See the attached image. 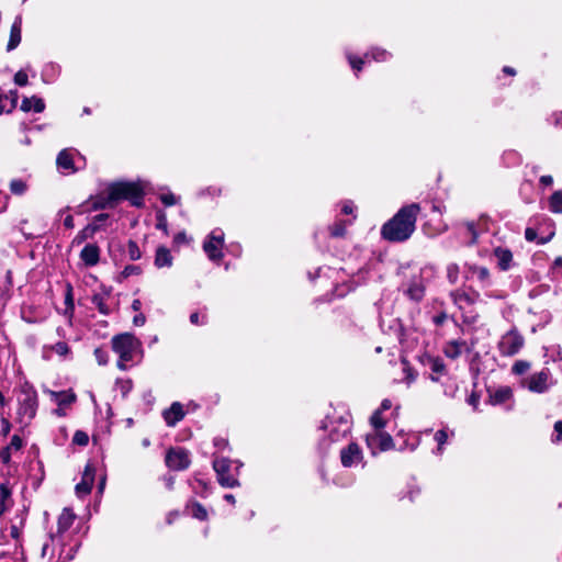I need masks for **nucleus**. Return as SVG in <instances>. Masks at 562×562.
<instances>
[{
    "mask_svg": "<svg viewBox=\"0 0 562 562\" xmlns=\"http://www.w3.org/2000/svg\"><path fill=\"white\" fill-rule=\"evenodd\" d=\"M419 212L420 206L417 203H412L400 209V211L382 226V237L393 243H401L408 239L416 228V220Z\"/></svg>",
    "mask_w": 562,
    "mask_h": 562,
    "instance_id": "1",
    "label": "nucleus"
},
{
    "mask_svg": "<svg viewBox=\"0 0 562 562\" xmlns=\"http://www.w3.org/2000/svg\"><path fill=\"white\" fill-rule=\"evenodd\" d=\"M143 190L133 182H117L111 184L105 191L92 199V210H104L114 207L120 201L128 200L132 205H143Z\"/></svg>",
    "mask_w": 562,
    "mask_h": 562,
    "instance_id": "2",
    "label": "nucleus"
},
{
    "mask_svg": "<svg viewBox=\"0 0 562 562\" xmlns=\"http://www.w3.org/2000/svg\"><path fill=\"white\" fill-rule=\"evenodd\" d=\"M321 429L328 431V438L321 441V448L327 450L333 442L346 438L351 429V416L349 412L334 409L322 422Z\"/></svg>",
    "mask_w": 562,
    "mask_h": 562,
    "instance_id": "3",
    "label": "nucleus"
},
{
    "mask_svg": "<svg viewBox=\"0 0 562 562\" xmlns=\"http://www.w3.org/2000/svg\"><path fill=\"white\" fill-rule=\"evenodd\" d=\"M111 342L113 351L119 356L117 367L121 370H126L128 363L142 353V342L130 333L114 336Z\"/></svg>",
    "mask_w": 562,
    "mask_h": 562,
    "instance_id": "4",
    "label": "nucleus"
},
{
    "mask_svg": "<svg viewBox=\"0 0 562 562\" xmlns=\"http://www.w3.org/2000/svg\"><path fill=\"white\" fill-rule=\"evenodd\" d=\"M232 464L233 461L227 458H216L213 461V469L216 473L217 481L223 487L233 488L240 485L238 475L243 463L236 461L237 465L234 471H232Z\"/></svg>",
    "mask_w": 562,
    "mask_h": 562,
    "instance_id": "5",
    "label": "nucleus"
},
{
    "mask_svg": "<svg viewBox=\"0 0 562 562\" xmlns=\"http://www.w3.org/2000/svg\"><path fill=\"white\" fill-rule=\"evenodd\" d=\"M525 346V338L516 327L505 333L497 342V349L502 357H513Z\"/></svg>",
    "mask_w": 562,
    "mask_h": 562,
    "instance_id": "6",
    "label": "nucleus"
},
{
    "mask_svg": "<svg viewBox=\"0 0 562 562\" xmlns=\"http://www.w3.org/2000/svg\"><path fill=\"white\" fill-rule=\"evenodd\" d=\"M555 383L557 381L553 379L549 368H542L540 371L533 372L524 381V385L530 392L538 394L546 393Z\"/></svg>",
    "mask_w": 562,
    "mask_h": 562,
    "instance_id": "7",
    "label": "nucleus"
},
{
    "mask_svg": "<svg viewBox=\"0 0 562 562\" xmlns=\"http://www.w3.org/2000/svg\"><path fill=\"white\" fill-rule=\"evenodd\" d=\"M224 233L216 228L212 231L203 243V250L212 261H220L223 258Z\"/></svg>",
    "mask_w": 562,
    "mask_h": 562,
    "instance_id": "8",
    "label": "nucleus"
},
{
    "mask_svg": "<svg viewBox=\"0 0 562 562\" xmlns=\"http://www.w3.org/2000/svg\"><path fill=\"white\" fill-rule=\"evenodd\" d=\"M165 461L167 467L173 471L186 470L191 463L189 451L180 447L169 449Z\"/></svg>",
    "mask_w": 562,
    "mask_h": 562,
    "instance_id": "9",
    "label": "nucleus"
},
{
    "mask_svg": "<svg viewBox=\"0 0 562 562\" xmlns=\"http://www.w3.org/2000/svg\"><path fill=\"white\" fill-rule=\"evenodd\" d=\"M366 442L372 454L385 451L393 447L392 437L383 430H373L366 436Z\"/></svg>",
    "mask_w": 562,
    "mask_h": 562,
    "instance_id": "10",
    "label": "nucleus"
},
{
    "mask_svg": "<svg viewBox=\"0 0 562 562\" xmlns=\"http://www.w3.org/2000/svg\"><path fill=\"white\" fill-rule=\"evenodd\" d=\"M75 155L85 160V158L76 149L65 148L59 151L56 158V165L61 173L70 175L78 171L79 167H76L75 165Z\"/></svg>",
    "mask_w": 562,
    "mask_h": 562,
    "instance_id": "11",
    "label": "nucleus"
},
{
    "mask_svg": "<svg viewBox=\"0 0 562 562\" xmlns=\"http://www.w3.org/2000/svg\"><path fill=\"white\" fill-rule=\"evenodd\" d=\"M450 297L453 304L462 311L465 307L475 304L480 299V293L477 291L457 289L450 292Z\"/></svg>",
    "mask_w": 562,
    "mask_h": 562,
    "instance_id": "12",
    "label": "nucleus"
},
{
    "mask_svg": "<svg viewBox=\"0 0 562 562\" xmlns=\"http://www.w3.org/2000/svg\"><path fill=\"white\" fill-rule=\"evenodd\" d=\"M389 57H390V53L386 52L385 49L373 48L372 50L367 53L363 58H358V57H353L351 55H348V60H349V64L352 67V69H355L356 71H360L361 68H362V65L367 60H371L372 59V60H375V61H384Z\"/></svg>",
    "mask_w": 562,
    "mask_h": 562,
    "instance_id": "13",
    "label": "nucleus"
},
{
    "mask_svg": "<svg viewBox=\"0 0 562 562\" xmlns=\"http://www.w3.org/2000/svg\"><path fill=\"white\" fill-rule=\"evenodd\" d=\"M341 464L345 468H350L362 460V451L356 442L349 443L340 451Z\"/></svg>",
    "mask_w": 562,
    "mask_h": 562,
    "instance_id": "14",
    "label": "nucleus"
},
{
    "mask_svg": "<svg viewBox=\"0 0 562 562\" xmlns=\"http://www.w3.org/2000/svg\"><path fill=\"white\" fill-rule=\"evenodd\" d=\"M465 279H476L482 288H487L492 284L490 270L486 267H481L476 265L467 266Z\"/></svg>",
    "mask_w": 562,
    "mask_h": 562,
    "instance_id": "15",
    "label": "nucleus"
},
{
    "mask_svg": "<svg viewBox=\"0 0 562 562\" xmlns=\"http://www.w3.org/2000/svg\"><path fill=\"white\" fill-rule=\"evenodd\" d=\"M95 470L91 464H87L81 481L76 485L77 496L83 497L90 494L94 481Z\"/></svg>",
    "mask_w": 562,
    "mask_h": 562,
    "instance_id": "16",
    "label": "nucleus"
},
{
    "mask_svg": "<svg viewBox=\"0 0 562 562\" xmlns=\"http://www.w3.org/2000/svg\"><path fill=\"white\" fill-rule=\"evenodd\" d=\"M37 396L35 392H26L25 397L20 403L19 415L32 419L36 414Z\"/></svg>",
    "mask_w": 562,
    "mask_h": 562,
    "instance_id": "17",
    "label": "nucleus"
},
{
    "mask_svg": "<svg viewBox=\"0 0 562 562\" xmlns=\"http://www.w3.org/2000/svg\"><path fill=\"white\" fill-rule=\"evenodd\" d=\"M184 415L183 406L179 402H173L171 406L162 413V417L169 427L176 426L178 422L183 419Z\"/></svg>",
    "mask_w": 562,
    "mask_h": 562,
    "instance_id": "18",
    "label": "nucleus"
},
{
    "mask_svg": "<svg viewBox=\"0 0 562 562\" xmlns=\"http://www.w3.org/2000/svg\"><path fill=\"white\" fill-rule=\"evenodd\" d=\"M75 518H76V516L74 515V513L70 509L65 508L58 517L57 533L52 535L50 539L53 541L58 540L61 537V535L64 532H66L71 527V525L75 521Z\"/></svg>",
    "mask_w": 562,
    "mask_h": 562,
    "instance_id": "19",
    "label": "nucleus"
},
{
    "mask_svg": "<svg viewBox=\"0 0 562 562\" xmlns=\"http://www.w3.org/2000/svg\"><path fill=\"white\" fill-rule=\"evenodd\" d=\"M80 259L87 267L98 265L100 260V248L95 244H87L80 252Z\"/></svg>",
    "mask_w": 562,
    "mask_h": 562,
    "instance_id": "20",
    "label": "nucleus"
},
{
    "mask_svg": "<svg viewBox=\"0 0 562 562\" xmlns=\"http://www.w3.org/2000/svg\"><path fill=\"white\" fill-rule=\"evenodd\" d=\"M53 352L63 358H66L70 353V348L65 341H58L54 345L44 346L42 350L43 359L50 360Z\"/></svg>",
    "mask_w": 562,
    "mask_h": 562,
    "instance_id": "21",
    "label": "nucleus"
},
{
    "mask_svg": "<svg viewBox=\"0 0 562 562\" xmlns=\"http://www.w3.org/2000/svg\"><path fill=\"white\" fill-rule=\"evenodd\" d=\"M109 299L110 291L104 289L100 293H94L91 297V302L101 314L109 315L111 313V306L108 303Z\"/></svg>",
    "mask_w": 562,
    "mask_h": 562,
    "instance_id": "22",
    "label": "nucleus"
},
{
    "mask_svg": "<svg viewBox=\"0 0 562 562\" xmlns=\"http://www.w3.org/2000/svg\"><path fill=\"white\" fill-rule=\"evenodd\" d=\"M494 256L501 270L506 271L510 268L513 254L509 249L497 247L494 249Z\"/></svg>",
    "mask_w": 562,
    "mask_h": 562,
    "instance_id": "23",
    "label": "nucleus"
},
{
    "mask_svg": "<svg viewBox=\"0 0 562 562\" xmlns=\"http://www.w3.org/2000/svg\"><path fill=\"white\" fill-rule=\"evenodd\" d=\"M464 340H450L446 342L443 347V353L450 359H457L462 353V349L465 347Z\"/></svg>",
    "mask_w": 562,
    "mask_h": 562,
    "instance_id": "24",
    "label": "nucleus"
},
{
    "mask_svg": "<svg viewBox=\"0 0 562 562\" xmlns=\"http://www.w3.org/2000/svg\"><path fill=\"white\" fill-rule=\"evenodd\" d=\"M21 24L22 20L20 16H18L11 26L10 40L7 46L9 52L16 48L21 42Z\"/></svg>",
    "mask_w": 562,
    "mask_h": 562,
    "instance_id": "25",
    "label": "nucleus"
},
{
    "mask_svg": "<svg viewBox=\"0 0 562 562\" xmlns=\"http://www.w3.org/2000/svg\"><path fill=\"white\" fill-rule=\"evenodd\" d=\"M172 265V256L168 248L160 246L156 250L155 255V266L157 268L171 267Z\"/></svg>",
    "mask_w": 562,
    "mask_h": 562,
    "instance_id": "26",
    "label": "nucleus"
},
{
    "mask_svg": "<svg viewBox=\"0 0 562 562\" xmlns=\"http://www.w3.org/2000/svg\"><path fill=\"white\" fill-rule=\"evenodd\" d=\"M45 109V103L41 98L37 97H31V98H24L21 103V110L24 112H29L33 110L36 113L43 112Z\"/></svg>",
    "mask_w": 562,
    "mask_h": 562,
    "instance_id": "27",
    "label": "nucleus"
},
{
    "mask_svg": "<svg viewBox=\"0 0 562 562\" xmlns=\"http://www.w3.org/2000/svg\"><path fill=\"white\" fill-rule=\"evenodd\" d=\"M512 396V389L508 386H503L490 394V401L493 405H498L507 402Z\"/></svg>",
    "mask_w": 562,
    "mask_h": 562,
    "instance_id": "28",
    "label": "nucleus"
},
{
    "mask_svg": "<svg viewBox=\"0 0 562 562\" xmlns=\"http://www.w3.org/2000/svg\"><path fill=\"white\" fill-rule=\"evenodd\" d=\"M100 229V226L95 223L87 225L81 229L72 240V244H81L88 238H92L93 235Z\"/></svg>",
    "mask_w": 562,
    "mask_h": 562,
    "instance_id": "29",
    "label": "nucleus"
},
{
    "mask_svg": "<svg viewBox=\"0 0 562 562\" xmlns=\"http://www.w3.org/2000/svg\"><path fill=\"white\" fill-rule=\"evenodd\" d=\"M406 294L409 296V299H412L413 301L415 302H419L423 300L424 295H425V289H424V285L420 283V282H412L407 290H406Z\"/></svg>",
    "mask_w": 562,
    "mask_h": 562,
    "instance_id": "30",
    "label": "nucleus"
},
{
    "mask_svg": "<svg viewBox=\"0 0 562 562\" xmlns=\"http://www.w3.org/2000/svg\"><path fill=\"white\" fill-rule=\"evenodd\" d=\"M549 210L552 213H562V190L554 191L549 198Z\"/></svg>",
    "mask_w": 562,
    "mask_h": 562,
    "instance_id": "31",
    "label": "nucleus"
},
{
    "mask_svg": "<svg viewBox=\"0 0 562 562\" xmlns=\"http://www.w3.org/2000/svg\"><path fill=\"white\" fill-rule=\"evenodd\" d=\"M126 251L128 258L133 261L138 260L142 257V251L137 243L132 239L127 241Z\"/></svg>",
    "mask_w": 562,
    "mask_h": 562,
    "instance_id": "32",
    "label": "nucleus"
},
{
    "mask_svg": "<svg viewBox=\"0 0 562 562\" xmlns=\"http://www.w3.org/2000/svg\"><path fill=\"white\" fill-rule=\"evenodd\" d=\"M429 368L436 374H443L446 372V366L440 358H430Z\"/></svg>",
    "mask_w": 562,
    "mask_h": 562,
    "instance_id": "33",
    "label": "nucleus"
},
{
    "mask_svg": "<svg viewBox=\"0 0 562 562\" xmlns=\"http://www.w3.org/2000/svg\"><path fill=\"white\" fill-rule=\"evenodd\" d=\"M26 183L21 179H14L10 182V190L13 194L21 195L26 191Z\"/></svg>",
    "mask_w": 562,
    "mask_h": 562,
    "instance_id": "34",
    "label": "nucleus"
},
{
    "mask_svg": "<svg viewBox=\"0 0 562 562\" xmlns=\"http://www.w3.org/2000/svg\"><path fill=\"white\" fill-rule=\"evenodd\" d=\"M530 369V362L526 360H518L512 367V372L514 374L520 375L526 373Z\"/></svg>",
    "mask_w": 562,
    "mask_h": 562,
    "instance_id": "35",
    "label": "nucleus"
},
{
    "mask_svg": "<svg viewBox=\"0 0 562 562\" xmlns=\"http://www.w3.org/2000/svg\"><path fill=\"white\" fill-rule=\"evenodd\" d=\"M370 422L374 430H383L385 426V420L382 417L381 411H375L371 416Z\"/></svg>",
    "mask_w": 562,
    "mask_h": 562,
    "instance_id": "36",
    "label": "nucleus"
},
{
    "mask_svg": "<svg viewBox=\"0 0 562 562\" xmlns=\"http://www.w3.org/2000/svg\"><path fill=\"white\" fill-rule=\"evenodd\" d=\"M329 229L333 237H342L346 233V222L338 221Z\"/></svg>",
    "mask_w": 562,
    "mask_h": 562,
    "instance_id": "37",
    "label": "nucleus"
},
{
    "mask_svg": "<svg viewBox=\"0 0 562 562\" xmlns=\"http://www.w3.org/2000/svg\"><path fill=\"white\" fill-rule=\"evenodd\" d=\"M435 440L438 445L437 447V453H441L442 452V449H443V445L447 442L448 440V434L446 430L443 429H440L438 431H436L435 434Z\"/></svg>",
    "mask_w": 562,
    "mask_h": 562,
    "instance_id": "38",
    "label": "nucleus"
},
{
    "mask_svg": "<svg viewBox=\"0 0 562 562\" xmlns=\"http://www.w3.org/2000/svg\"><path fill=\"white\" fill-rule=\"evenodd\" d=\"M447 278L450 283H456L459 278V266L457 263H450L447 267Z\"/></svg>",
    "mask_w": 562,
    "mask_h": 562,
    "instance_id": "39",
    "label": "nucleus"
},
{
    "mask_svg": "<svg viewBox=\"0 0 562 562\" xmlns=\"http://www.w3.org/2000/svg\"><path fill=\"white\" fill-rule=\"evenodd\" d=\"M159 199L165 206L176 205L179 201V198L173 193H162L159 195Z\"/></svg>",
    "mask_w": 562,
    "mask_h": 562,
    "instance_id": "40",
    "label": "nucleus"
},
{
    "mask_svg": "<svg viewBox=\"0 0 562 562\" xmlns=\"http://www.w3.org/2000/svg\"><path fill=\"white\" fill-rule=\"evenodd\" d=\"M192 516L194 518L200 519V520H204L206 518V516H207V513H206L205 508L201 504L195 503L192 506Z\"/></svg>",
    "mask_w": 562,
    "mask_h": 562,
    "instance_id": "41",
    "label": "nucleus"
},
{
    "mask_svg": "<svg viewBox=\"0 0 562 562\" xmlns=\"http://www.w3.org/2000/svg\"><path fill=\"white\" fill-rule=\"evenodd\" d=\"M72 441L78 446H87L89 442V437L85 431L77 430L74 435Z\"/></svg>",
    "mask_w": 562,
    "mask_h": 562,
    "instance_id": "42",
    "label": "nucleus"
},
{
    "mask_svg": "<svg viewBox=\"0 0 562 562\" xmlns=\"http://www.w3.org/2000/svg\"><path fill=\"white\" fill-rule=\"evenodd\" d=\"M140 273H142V269L139 266H136V265H128L122 271V276L124 278H128L131 276H138Z\"/></svg>",
    "mask_w": 562,
    "mask_h": 562,
    "instance_id": "43",
    "label": "nucleus"
},
{
    "mask_svg": "<svg viewBox=\"0 0 562 562\" xmlns=\"http://www.w3.org/2000/svg\"><path fill=\"white\" fill-rule=\"evenodd\" d=\"M10 496V491L5 485L0 486V516L4 513V502Z\"/></svg>",
    "mask_w": 562,
    "mask_h": 562,
    "instance_id": "44",
    "label": "nucleus"
},
{
    "mask_svg": "<svg viewBox=\"0 0 562 562\" xmlns=\"http://www.w3.org/2000/svg\"><path fill=\"white\" fill-rule=\"evenodd\" d=\"M14 82L15 85L20 86V87H24L27 85V74L24 71V70H19L15 75H14Z\"/></svg>",
    "mask_w": 562,
    "mask_h": 562,
    "instance_id": "45",
    "label": "nucleus"
},
{
    "mask_svg": "<svg viewBox=\"0 0 562 562\" xmlns=\"http://www.w3.org/2000/svg\"><path fill=\"white\" fill-rule=\"evenodd\" d=\"M156 227L161 231H167V218L166 214L162 211L157 213V224Z\"/></svg>",
    "mask_w": 562,
    "mask_h": 562,
    "instance_id": "46",
    "label": "nucleus"
},
{
    "mask_svg": "<svg viewBox=\"0 0 562 562\" xmlns=\"http://www.w3.org/2000/svg\"><path fill=\"white\" fill-rule=\"evenodd\" d=\"M0 461L4 464H8L11 461L10 447H4V448L0 449Z\"/></svg>",
    "mask_w": 562,
    "mask_h": 562,
    "instance_id": "47",
    "label": "nucleus"
},
{
    "mask_svg": "<svg viewBox=\"0 0 562 562\" xmlns=\"http://www.w3.org/2000/svg\"><path fill=\"white\" fill-rule=\"evenodd\" d=\"M59 396H60V398L58 400L59 405H68V404H71L72 402H75V400H76L75 394L61 393V394H59Z\"/></svg>",
    "mask_w": 562,
    "mask_h": 562,
    "instance_id": "48",
    "label": "nucleus"
},
{
    "mask_svg": "<svg viewBox=\"0 0 562 562\" xmlns=\"http://www.w3.org/2000/svg\"><path fill=\"white\" fill-rule=\"evenodd\" d=\"M465 226H467V229H468L469 234L471 235V244L476 243V240H477V232L475 229V224L473 222H468L465 224Z\"/></svg>",
    "mask_w": 562,
    "mask_h": 562,
    "instance_id": "49",
    "label": "nucleus"
},
{
    "mask_svg": "<svg viewBox=\"0 0 562 562\" xmlns=\"http://www.w3.org/2000/svg\"><path fill=\"white\" fill-rule=\"evenodd\" d=\"M22 446H23L22 439L18 435H14L11 438V442L8 447H10V449L13 448L15 450H19L22 448Z\"/></svg>",
    "mask_w": 562,
    "mask_h": 562,
    "instance_id": "50",
    "label": "nucleus"
},
{
    "mask_svg": "<svg viewBox=\"0 0 562 562\" xmlns=\"http://www.w3.org/2000/svg\"><path fill=\"white\" fill-rule=\"evenodd\" d=\"M94 356L99 362V364H105L106 363V353L105 351H103L102 349H95L94 350Z\"/></svg>",
    "mask_w": 562,
    "mask_h": 562,
    "instance_id": "51",
    "label": "nucleus"
},
{
    "mask_svg": "<svg viewBox=\"0 0 562 562\" xmlns=\"http://www.w3.org/2000/svg\"><path fill=\"white\" fill-rule=\"evenodd\" d=\"M77 551V546L74 548H70L69 551L64 555V549L60 552V558L64 559L65 562L70 561L74 559L75 553Z\"/></svg>",
    "mask_w": 562,
    "mask_h": 562,
    "instance_id": "52",
    "label": "nucleus"
},
{
    "mask_svg": "<svg viewBox=\"0 0 562 562\" xmlns=\"http://www.w3.org/2000/svg\"><path fill=\"white\" fill-rule=\"evenodd\" d=\"M202 318H203V319H202V322H200V315H199V313H198V312H194V313H192V314L190 315V322H191V324H193V325L205 324V323H206V317H205V316H203Z\"/></svg>",
    "mask_w": 562,
    "mask_h": 562,
    "instance_id": "53",
    "label": "nucleus"
},
{
    "mask_svg": "<svg viewBox=\"0 0 562 562\" xmlns=\"http://www.w3.org/2000/svg\"><path fill=\"white\" fill-rule=\"evenodd\" d=\"M525 238L528 241H535L537 239V232L531 227H527L525 231Z\"/></svg>",
    "mask_w": 562,
    "mask_h": 562,
    "instance_id": "54",
    "label": "nucleus"
},
{
    "mask_svg": "<svg viewBox=\"0 0 562 562\" xmlns=\"http://www.w3.org/2000/svg\"><path fill=\"white\" fill-rule=\"evenodd\" d=\"M447 318H448L447 314L442 312V313L434 316L432 322L435 325L441 326L446 322Z\"/></svg>",
    "mask_w": 562,
    "mask_h": 562,
    "instance_id": "55",
    "label": "nucleus"
},
{
    "mask_svg": "<svg viewBox=\"0 0 562 562\" xmlns=\"http://www.w3.org/2000/svg\"><path fill=\"white\" fill-rule=\"evenodd\" d=\"M554 431L557 432V438L553 439L554 441H560L562 440V419L561 420H558L555 424H554Z\"/></svg>",
    "mask_w": 562,
    "mask_h": 562,
    "instance_id": "56",
    "label": "nucleus"
},
{
    "mask_svg": "<svg viewBox=\"0 0 562 562\" xmlns=\"http://www.w3.org/2000/svg\"><path fill=\"white\" fill-rule=\"evenodd\" d=\"M145 322H146V317L142 313L135 315L133 318V323L135 326H143L145 324Z\"/></svg>",
    "mask_w": 562,
    "mask_h": 562,
    "instance_id": "57",
    "label": "nucleus"
},
{
    "mask_svg": "<svg viewBox=\"0 0 562 562\" xmlns=\"http://www.w3.org/2000/svg\"><path fill=\"white\" fill-rule=\"evenodd\" d=\"M539 182L543 187H550L553 183V178L551 176H541Z\"/></svg>",
    "mask_w": 562,
    "mask_h": 562,
    "instance_id": "58",
    "label": "nucleus"
},
{
    "mask_svg": "<svg viewBox=\"0 0 562 562\" xmlns=\"http://www.w3.org/2000/svg\"><path fill=\"white\" fill-rule=\"evenodd\" d=\"M1 424H2V435H3V436L9 435V432H10V430H11V424H10V422H9L7 418H2V419H1Z\"/></svg>",
    "mask_w": 562,
    "mask_h": 562,
    "instance_id": "59",
    "label": "nucleus"
},
{
    "mask_svg": "<svg viewBox=\"0 0 562 562\" xmlns=\"http://www.w3.org/2000/svg\"><path fill=\"white\" fill-rule=\"evenodd\" d=\"M64 226L68 229H72L75 224H74V217L71 215H67L65 218H64Z\"/></svg>",
    "mask_w": 562,
    "mask_h": 562,
    "instance_id": "60",
    "label": "nucleus"
},
{
    "mask_svg": "<svg viewBox=\"0 0 562 562\" xmlns=\"http://www.w3.org/2000/svg\"><path fill=\"white\" fill-rule=\"evenodd\" d=\"M214 446L220 448V449H223L227 446V440L224 439V438H215L214 439Z\"/></svg>",
    "mask_w": 562,
    "mask_h": 562,
    "instance_id": "61",
    "label": "nucleus"
},
{
    "mask_svg": "<svg viewBox=\"0 0 562 562\" xmlns=\"http://www.w3.org/2000/svg\"><path fill=\"white\" fill-rule=\"evenodd\" d=\"M186 239H187L186 234H184L183 232H181V233H178V234L175 236L173 241H175L176 244H181V243L186 241Z\"/></svg>",
    "mask_w": 562,
    "mask_h": 562,
    "instance_id": "62",
    "label": "nucleus"
},
{
    "mask_svg": "<svg viewBox=\"0 0 562 562\" xmlns=\"http://www.w3.org/2000/svg\"><path fill=\"white\" fill-rule=\"evenodd\" d=\"M392 407V402L387 398L383 400L382 403H381V407L379 411H387Z\"/></svg>",
    "mask_w": 562,
    "mask_h": 562,
    "instance_id": "63",
    "label": "nucleus"
},
{
    "mask_svg": "<svg viewBox=\"0 0 562 562\" xmlns=\"http://www.w3.org/2000/svg\"><path fill=\"white\" fill-rule=\"evenodd\" d=\"M553 117H554V124L557 126H561L562 127V113L554 114Z\"/></svg>",
    "mask_w": 562,
    "mask_h": 562,
    "instance_id": "64",
    "label": "nucleus"
}]
</instances>
